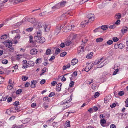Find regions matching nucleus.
Wrapping results in <instances>:
<instances>
[{
  "label": "nucleus",
  "mask_w": 128,
  "mask_h": 128,
  "mask_svg": "<svg viewBox=\"0 0 128 128\" xmlns=\"http://www.w3.org/2000/svg\"><path fill=\"white\" fill-rule=\"evenodd\" d=\"M42 26L41 27L40 29L38 28L37 29L38 31L36 30V32H37V35L36 36H35L34 38L37 42H39L40 43H42L45 41V39L42 37H41L42 35Z\"/></svg>",
  "instance_id": "nucleus-1"
},
{
  "label": "nucleus",
  "mask_w": 128,
  "mask_h": 128,
  "mask_svg": "<svg viewBox=\"0 0 128 128\" xmlns=\"http://www.w3.org/2000/svg\"><path fill=\"white\" fill-rule=\"evenodd\" d=\"M41 26H42V30L44 28V30L46 32H48L49 30V27H48V26L47 25H46L44 23H42L40 22L38 23V26L36 28V30L38 31L37 28H38V29H40Z\"/></svg>",
  "instance_id": "nucleus-2"
},
{
  "label": "nucleus",
  "mask_w": 128,
  "mask_h": 128,
  "mask_svg": "<svg viewBox=\"0 0 128 128\" xmlns=\"http://www.w3.org/2000/svg\"><path fill=\"white\" fill-rule=\"evenodd\" d=\"M27 20L28 22L33 24V25H35L37 24V20L34 18H29Z\"/></svg>",
  "instance_id": "nucleus-3"
},
{
  "label": "nucleus",
  "mask_w": 128,
  "mask_h": 128,
  "mask_svg": "<svg viewBox=\"0 0 128 128\" xmlns=\"http://www.w3.org/2000/svg\"><path fill=\"white\" fill-rule=\"evenodd\" d=\"M8 37V36L6 34H5L2 36L0 39V42L4 44L6 43V40L7 38Z\"/></svg>",
  "instance_id": "nucleus-4"
},
{
  "label": "nucleus",
  "mask_w": 128,
  "mask_h": 128,
  "mask_svg": "<svg viewBox=\"0 0 128 128\" xmlns=\"http://www.w3.org/2000/svg\"><path fill=\"white\" fill-rule=\"evenodd\" d=\"M94 16L93 14H87V17L88 18V21L91 22L94 20Z\"/></svg>",
  "instance_id": "nucleus-5"
},
{
  "label": "nucleus",
  "mask_w": 128,
  "mask_h": 128,
  "mask_svg": "<svg viewBox=\"0 0 128 128\" xmlns=\"http://www.w3.org/2000/svg\"><path fill=\"white\" fill-rule=\"evenodd\" d=\"M20 110L18 109V108L17 107H14V108L12 109H11L10 110H8L6 112V113H7L8 112H16L19 111Z\"/></svg>",
  "instance_id": "nucleus-6"
},
{
  "label": "nucleus",
  "mask_w": 128,
  "mask_h": 128,
  "mask_svg": "<svg viewBox=\"0 0 128 128\" xmlns=\"http://www.w3.org/2000/svg\"><path fill=\"white\" fill-rule=\"evenodd\" d=\"M4 44L6 47L10 48L12 46V44L11 41L10 40H7L6 43H4Z\"/></svg>",
  "instance_id": "nucleus-7"
},
{
  "label": "nucleus",
  "mask_w": 128,
  "mask_h": 128,
  "mask_svg": "<svg viewBox=\"0 0 128 128\" xmlns=\"http://www.w3.org/2000/svg\"><path fill=\"white\" fill-rule=\"evenodd\" d=\"M74 26H68L64 28V31L66 32L70 31L73 28H74Z\"/></svg>",
  "instance_id": "nucleus-8"
},
{
  "label": "nucleus",
  "mask_w": 128,
  "mask_h": 128,
  "mask_svg": "<svg viewBox=\"0 0 128 128\" xmlns=\"http://www.w3.org/2000/svg\"><path fill=\"white\" fill-rule=\"evenodd\" d=\"M71 12H66L64 13L63 14H62L61 16V18H64L65 17L66 18L68 16V15H71Z\"/></svg>",
  "instance_id": "nucleus-9"
},
{
  "label": "nucleus",
  "mask_w": 128,
  "mask_h": 128,
  "mask_svg": "<svg viewBox=\"0 0 128 128\" xmlns=\"http://www.w3.org/2000/svg\"><path fill=\"white\" fill-rule=\"evenodd\" d=\"M128 30V28L126 26L123 27L121 30V32L123 34L125 33Z\"/></svg>",
  "instance_id": "nucleus-10"
},
{
  "label": "nucleus",
  "mask_w": 128,
  "mask_h": 128,
  "mask_svg": "<svg viewBox=\"0 0 128 128\" xmlns=\"http://www.w3.org/2000/svg\"><path fill=\"white\" fill-rule=\"evenodd\" d=\"M27 62L26 60H24L22 62V64L23 66L22 67L23 68H27L28 67V65H27Z\"/></svg>",
  "instance_id": "nucleus-11"
},
{
  "label": "nucleus",
  "mask_w": 128,
  "mask_h": 128,
  "mask_svg": "<svg viewBox=\"0 0 128 128\" xmlns=\"http://www.w3.org/2000/svg\"><path fill=\"white\" fill-rule=\"evenodd\" d=\"M62 84L60 83H58L56 86V90L57 91H60L61 90Z\"/></svg>",
  "instance_id": "nucleus-12"
},
{
  "label": "nucleus",
  "mask_w": 128,
  "mask_h": 128,
  "mask_svg": "<svg viewBox=\"0 0 128 128\" xmlns=\"http://www.w3.org/2000/svg\"><path fill=\"white\" fill-rule=\"evenodd\" d=\"M38 50L35 48H33L30 51V54L32 55L36 54H37Z\"/></svg>",
  "instance_id": "nucleus-13"
},
{
  "label": "nucleus",
  "mask_w": 128,
  "mask_h": 128,
  "mask_svg": "<svg viewBox=\"0 0 128 128\" xmlns=\"http://www.w3.org/2000/svg\"><path fill=\"white\" fill-rule=\"evenodd\" d=\"M37 81L36 80H32L31 81L30 84L31 87L32 88H34L36 86V84Z\"/></svg>",
  "instance_id": "nucleus-14"
},
{
  "label": "nucleus",
  "mask_w": 128,
  "mask_h": 128,
  "mask_svg": "<svg viewBox=\"0 0 128 128\" xmlns=\"http://www.w3.org/2000/svg\"><path fill=\"white\" fill-rule=\"evenodd\" d=\"M78 62V60L76 58H74L72 60L71 64L72 65H74Z\"/></svg>",
  "instance_id": "nucleus-15"
},
{
  "label": "nucleus",
  "mask_w": 128,
  "mask_h": 128,
  "mask_svg": "<svg viewBox=\"0 0 128 128\" xmlns=\"http://www.w3.org/2000/svg\"><path fill=\"white\" fill-rule=\"evenodd\" d=\"M34 62L30 61L28 62V67L33 66L34 65Z\"/></svg>",
  "instance_id": "nucleus-16"
},
{
  "label": "nucleus",
  "mask_w": 128,
  "mask_h": 128,
  "mask_svg": "<svg viewBox=\"0 0 128 128\" xmlns=\"http://www.w3.org/2000/svg\"><path fill=\"white\" fill-rule=\"evenodd\" d=\"M60 6L58 5V4H56L54 6L52 7V9L54 10H56L60 8Z\"/></svg>",
  "instance_id": "nucleus-17"
},
{
  "label": "nucleus",
  "mask_w": 128,
  "mask_h": 128,
  "mask_svg": "<svg viewBox=\"0 0 128 128\" xmlns=\"http://www.w3.org/2000/svg\"><path fill=\"white\" fill-rule=\"evenodd\" d=\"M66 3V2L65 1H63L60 3H58V4L60 6V8L64 6Z\"/></svg>",
  "instance_id": "nucleus-18"
},
{
  "label": "nucleus",
  "mask_w": 128,
  "mask_h": 128,
  "mask_svg": "<svg viewBox=\"0 0 128 128\" xmlns=\"http://www.w3.org/2000/svg\"><path fill=\"white\" fill-rule=\"evenodd\" d=\"M108 26L107 25H103L101 26V28H100L101 29H102L104 30L107 29L108 28Z\"/></svg>",
  "instance_id": "nucleus-19"
},
{
  "label": "nucleus",
  "mask_w": 128,
  "mask_h": 128,
  "mask_svg": "<svg viewBox=\"0 0 128 128\" xmlns=\"http://www.w3.org/2000/svg\"><path fill=\"white\" fill-rule=\"evenodd\" d=\"M110 99V97H109V96L106 97L104 98V102L105 103H108L109 102Z\"/></svg>",
  "instance_id": "nucleus-20"
},
{
  "label": "nucleus",
  "mask_w": 128,
  "mask_h": 128,
  "mask_svg": "<svg viewBox=\"0 0 128 128\" xmlns=\"http://www.w3.org/2000/svg\"><path fill=\"white\" fill-rule=\"evenodd\" d=\"M86 20H84V22H82L81 23V26L82 27H84L85 26L88 24V21L86 22Z\"/></svg>",
  "instance_id": "nucleus-21"
},
{
  "label": "nucleus",
  "mask_w": 128,
  "mask_h": 128,
  "mask_svg": "<svg viewBox=\"0 0 128 128\" xmlns=\"http://www.w3.org/2000/svg\"><path fill=\"white\" fill-rule=\"evenodd\" d=\"M92 52L89 53L86 56V58H91L92 56Z\"/></svg>",
  "instance_id": "nucleus-22"
},
{
  "label": "nucleus",
  "mask_w": 128,
  "mask_h": 128,
  "mask_svg": "<svg viewBox=\"0 0 128 128\" xmlns=\"http://www.w3.org/2000/svg\"><path fill=\"white\" fill-rule=\"evenodd\" d=\"M70 64H68L66 66H64L63 67V70H65L66 69L70 68Z\"/></svg>",
  "instance_id": "nucleus-23"
},
{
  "label": "nucleus",
  "mask_w": 128,
  "mask_h": 128,
  "mask_svg": "<svg viewBox=\"0 0 128 128\" xmlns=\"http://www.w3.org/2000/svg\"><path fill=\"white\" fill-rule=\"evenodd\" d=\"M66 23V22H65V24H64L63 26H62L60 24L58 25L56 27L57 28L59 29L60 30H61V29L62 28L63 26L65 25V24Z\"/></svg>",
  "instance_id": "nucleus-24"
},
{
  "label": "nucleus",
  "mask_w": 128,
  "mask_h": 128,
  "mask_svg": "<svg viewBox=\"0 0 128 128\" xmlns=\"http://www.w3.org/2000/svg\"><path fill=\"white\" fill-rule=\"evenodd\" d=\"M72 94H71L70 96V99H69L68 100H66V101L65 100L63 101V104H65L66 103H68L70 102L72 100L71 97H72Z\"/></svg>",
  "instance_id": "nucleus-25"
},
{
  "label": "nucleus",
  "mask_w": 128,
  "mask_h": 128,
  "mask_svg": "<svg viewBox=\"0 0 128 128\" xmlns=\"http://www.w3.org/2000/svg\"><path fill=\"white\" fill-rule=\"evenodd\" d=\"M8 0H5L4 1H3L2 2H0V8L4 6V3H5Z\"/></svg>",
  "instance_id": "nucleus-26"
},
{
  "label": "nucleus",
  "mask_w": 128,
  "mask_h": 128,
  "mask_svg": "<svg viewBox=\"0 0 128 128\" xmlns=\"http://www.w3.org/2000/svg\"><path fill=\"white\" fill-rule=\"evenodd\" d=\"M60 30L57 28H56L55 30V34H56V35H58L60 32Z\"/></svg>",
  "instance_id": "nucleus-27"
},
{
  "label": "nucleus",
  "mask_w": 128,
  "mask_h": 128,
  "mask_svg": "<svg viewBox=\"0 0 128 128\" xmlns=\"http://www.w3.org/2000/svg\"><path fill=\"white\" fill-rule=\"evenodd\" d=\"M103 40V39L102 38H98L96 39V42H102Z\"/></svg>",
  "instance_id": "nucleus-28"
},
{
  "label": "nucleus",
  "mask_w": 128,
  "mask_h": 128,
  "mask_svg": "<svg viewBox=\"0 0 128 128\" xmlns=\"http://www.w3.org/2000/svg\"><path fill=\"white\" fill-rule=\"evenodd\" d=\"M41 58H38L36 61V64H39V63L41 62Z\"/></svg>",
  "instance_id": "nucleus-29"
},
{
  "label": "nucleus",
  "mask_w": 128,
  "mask_h": 128,
  "mask_svg": "<svg viewBox=\"0 0 128 128\" xmlns=\"http://www.w3.org/2000/svg\"><path fill=\"white\" fill-rule=\"evenodd\" d=\"M2 62L3 64H6L8 63V61L7 60L4 59L2 60Z\"/></svg>",
  "instance_id": "nucleus-30"
},
{
  "label": "nucleus",
  "mask_w": 128,
  "mask_h": 128,
  "mask_svg": "<svg viewBox=\"0 0 128 128\" xmlns=\"http://www.w3.org/2000/svg\"><path fill=\"white\" fill-rule=\"evenodd\" d=\"M106 120L104 119H102L100 121V123L102 126H103V124L106 123Z\"/></svg>",
  "instance_id": "nucleus-31"
},
{
  "label": "nucleus",
  "mask_w": 128,
  "mask_h": 128,
  "mask_svg": "<svg viewBox=\"0 0 128 128\" xmlns=\"http://www.w3.org/2000/svg\"><path fill=\"white\" fill-rule=\"evenodd\" d=\"M13 84H10L8 85V86H7V88L9 90H11L13 88Z\"/></svg>",
  "instance_id": "nucleus-32"
},
{
  "label": "nucleus",
  "mask_w": 128,
  "mask_h": 128,
  "mask_svg": "<svg viewBox=\"0 0 128 128\" xmlns=\"http://www.w3.org/2000/svg\"><path fill=\"white\" fill-rule=\"evenodd\" d=\"M51 53V51L50 49H47L46 51V54L47 55Z\"/></svg>",
  "instance_id": "nucleus-33"
},
{
  "label": "nucleus",
  "mask_w": 128,
  "mask_h": 128,
  "mask_svg": "<svg viewBox=\"0 0 128 128\" xmlns=\"http://www.w3.org/2000/svg\"><path fill=\"white\" fill-rule=\"evenodd\" d=\"M33 29V28H30L26 29V31L28 32H31L32 30Z\"/></svg>",
  "instance_id": "nucleus-34"
},
{
  "label": "nucleus",
  "mask_w": 128,
  "mask_h": 128,
  "mask_svg": "<svg viewBox=\"0 0 128 128\" xmlns=\"http://www.w3.org/2000/svg\"><path fill=\"white\" fill-rule=\"evenodd\" d=\"M46 68H44L42 69V73L40 74V76H42L46 72Z\"/></svg>",
  "instance_id": "nucleus-35"
},
{
  "label": "nucleus",
  "mask_w": 128,
  "mask_h": 128,
  "mask_svg": "<svg viewBox=\"0 0 128 128\" xmlns=\"http://www.w3.org/2000/svg\"><path fill=\"white\" fill-rule=\"evenodd\" d=\"M71 42L70 40L66 41L65 42V44L67 46H68L71 44Z\"/></svg>",
  "instance_id": "nucleus-36"
},
{
  "label": "nucleus",
  "mask_w": 128,
  "mask_h": 128,
  "mask_svg": "<svg viewBox=\"0 0 128 128\" xmlns=\"http://www.w3.org/2000/svg\"><path fill=\"white\" fill-rule=\"evenodd\" d=\"M60 50L59 48H57L56 49V50L55 52V53L57 55L58 53L60 52Z\"/></svg>",
  "instance_id": "nucleus-37"
},
{
  "label": "nucleus",
  "mask_w": 128,
  "mask_h": 128,
  "mask_svg": "<svg viewBox=\"0 0 128 128\" xmlns=\"http://www.w3.org/2000/svg\"><path fill=\"white\" fill-rule=\"evenodd\" d=\"M22 92V90L21 89H19L16 91V93L17 94H19Z\"/></svg>",
  "instance_id": "nucleus-38"
},
{
  "label": "nucleus",
  "mask_w": 128,
  "mask_h": 128,
  "mask_svg": "<svg viewBox=\"0 0 128 128\" xmlns=\"http://www.w3.org/2000/svg\"><path fill=\"white\" fill-rule=\"evenodd\" d=\"M113 41L112 40H110L106 42V44L108 45H111L113 43Z\"/></svg>",
  "instance_id": "nucleus-39"
},
{
  "label": "nucleus",
  "mask_w": 128,
  "mask_h": 128,
  "mask_svg": "<svg viewBox=\"0 0 128 128\" xmlns=\"http://www.w3.org/2000/svg\"><path fill=\"white\" fill-rule=\"evenodd\" d=\"M23 23V22L21 21L20 22H17V23L16 24V26H16L15 27L17 28V27L18 26H20V25H21L22 23Z\"/></svg>",
  "instance_id": "nucleus-40"
},
{
  "label": "nucleus",
  "mask_w": 128,
  "mask_h": 128,
  "mask_svg": "<svg viewBox=\"0 0 128 128\" xmlns=\"http://www.w3.org/2000/svg\"><path fill=\"white\" fill-rule=\"evenodd\" d=\"M23 126L22 124H21L18 126H16L15 127L14 126H13L12 127V128H21Z\"/></svg>",
  "instance_id": "nucleus-41"
},
{
  "label": "nucleus",
  "mask_w": 128,
  "mask_h": 128,
  "mask_svg": "<svg viewBox=\"0 0 128 128\" xmlns=\"http://www.w3.org/2000/svg\"><path fill=\"white\" fill-rule=\"evenodd\" d=\"M103 62H101L100 64L97 66V68H102L104 66V64H102Z\"/></svg>",
  "instance_id": "nucleus-42"
},
{
  "label": "nucleus",
  "mask_w": 128,
  "mask_h": 128,
  "mask_svg": "<svg viewBox=\"0 0 128 128\" xmlns=\"http://www.w3.org/2000/svg\"><path fill=\"white\" fill-rule=\"evenodd\" d=\"M66 52H64L60 54V56L61 57H64L66 55Z\"/></svg>",
  "instance_id": "nucleus-43"
},
{
  "label": "nucleus",
  "mask_w": 128,
  "mask_h": 128,
  "mask_svg": "<svg viewBox=\"0 0 128 128\" xmlns=\"http://www.w3.org/2000/svg\"><path fill=\"white\" fill-rule=\"evenodd\" d=\"M22 80L24 81H26L28 79V77L26 76H22Z\"/></svg>",
  "instance_id": "nucleus-44"
},
{
  "label": "nucleus",
  "mask_w": 128,
  "mask_h": 128,
  "mask_svg": "<svg viewBox=\"0 0 128 128\" xmlns=\"http://www.w3.org/2000/svg\"><path fill=\"white\" fill-rule=\"evenodd\" d=\"M29 38H30V40L29 41L30 42V43H33V41L32 40V39H33V37L32 36L30 35L29 36Z\"/></svg>",
  "instance_id": "nucleus-45"
},
{
  "label": "nucleus",
  "mask_w": 128,
  "mask_h": 128,
  "mask_svg": "<svg viewBox=\"0 0 128 128\" xmlns=\"http://www.w3.org/2000/svg\"><path fill=\"white\" fill-rule=\"evenodd\" d=\"M124 94V92L123 91H120L118 93V95L120 96H122Z\"/></svg>",
  "instance_id": "nucleus-46"
},
{
  "label": "nucleus",
  "mask_w": 128,
  "mask_h": 128,
  "mask_svg": "<svg viewBox=\"0 0 128 128\" xmlns=\"http://www.w3.org/2000/svg\"><path fill=\"white\" fill-rule=\"evenodd\" d=\"M74 84V82L73 81H72L70 83L69 86L70 87H73Z\"/></svg>",
  "instance_id": "nucleus-47"
},
{
  "label": "nucleus",
  "mask_w": 128,
  "mask_h": 128,
  "mask_svg": "<svg viewBox=\"0 0 128 128\" xmlns=\"http://www.w3.org/2000/svg\"><path fill=\"white\" fill-rule=\"evenodd\" d=\"M117 16V17H116V19H119L121 17V15L120 13H118L116 15V16Z\"/></svg>",
  "instance_id": "nucleus-48"
},
{
  "label": "nucleus",
  "mask_w": 128,
  "mask_h": 128,
  "mask_svg": "<svg viewBox=\"0 0 128 128\" xmlns=\"http://www.w3.org/2000/svg\"><path fill=\"white\" fill-rule=\"evenodd\" d=\"M118 44V48H124V46L122 44L120 43Z\"/></svg>",
  "instance_id": "nucleus-49"
},
{
  "label": "nucleus",
  "mask_w": 128,
  "mask_h": 128,
  "mask_svg": "<svg viewBox=\"0 0 128 128\" xmlns=\"http://www.w3.org/2000/svg\"><path fill=\"white\" fill-rule=\"evenodd\" d=\"M52 125L54 127H58V124L57 122H53Z\"/></svg>",
  "instance_id": "nucleus-50"
},
{
  "label": "nucleus",
  "mask_w": 128,
  "mask_h": 128,
  "mask_svg": "<svg viewBox=\"0 0 128 128\" xmlns=\"http://www.w3.org/2000/svg\"><path fill=\"white\" fill-rule=\"evenodd\" d=\"M66 125L67 127H70V122L68 120L66 122Z\"/></svg>",
  "instance_id": "nucleus-51"
},
{
  "label": "nucleus",
  "mask_w": 128,
  "mask_h": 128,
  "mask_svg": "<svg viewBox=\"0 0 128 128\" xmlns=\"http://www.w3.org/2000/svg\"><path fill=\"white\" fill-rule=\"evenodd\" d=\"M6 123L5 122L3 121L0 122V126H3Z\"/></svg>",
  "instance_id": "nucleus-52"
},
{
  "label": "nucleus",
  "mask_w": 128,
  "mask_h": 128,
  "mask_svg": "<svg viewBox=\"0 0 128 128\" xmlns=\"http://www.w3.org/2000/svg\"><path fill=\"white\" fill-rule=\"evenodd\" d=\"M77 75V72L76 71H75L73 72V74L71 75L72 77H74V76H76Z\"/></svg>",
  "instance_id": "nucleus-53"
},
{
  "label": "nucleus",
  "mask_w": 128,
  "mask_h": 128,
  "mask_svg": "<svg viewBox=\"0 0 128 128\" xmlns=\"http://www.w3.org/2000/svg\"><path fill=\"white\" fill-rule=\"evenodd\" d=\"M119 39L117 37H114L113 38V41L114 42H116L118 41Z\"/></svg>",
  "instance_id": "nucleus-54"
},
{
  "label": "nucleus",
  "mask_w": 128,
  "mask_h": 128,
  "mask_svg": "<svg viewBox=\"0 0 128 128\" xmlns=\"http://www.w3.org/2000/svg\"><path fill=\"white\" fill-rule=\"evenodd\" d=\"M43 106L46 109L48 107V106L45 102L43 103Z\"/></svg>",
  "instance_id": "nucleus-55"
},
{
  "label": "nucleus",
  "mask_w": 128,
  "mask_h": 128,
  "mask_svg": "<svg viewBox=\"0 0 128 128\" xmlns=\"http://www.w3.org/2000/svg\"><path fill=\"white\" fill-rule=\"evenodd\" d=\"M19 104V101H16L14 103V106H18Z\"/></svg>",
  "instance_id": "nucleus-56"
},
{
  "label": "nucleus",
  "mask_w": 128,
  "mask_h": 128,
  "mask_svg": "<svg viewBox=\"0 0 128 128\" xmlns=\"http://www.w3.org/2000/svg\"><path fill=\"white\" fill-rule=\"evenodd\" d=\"M54 92H51L48 95L49 97H51L54 95Z\"/></svg>",
  "instance_id": "nucleus-57"
},
{
  "label": "nucleus",
  "mask_w": 128,
  "mask_h": 128,
  "mask_svg": "<svg viewBox=\"0 0 128 128\" xmlns=\"http://www.w3.org/2000/svg\"><path fill=\"white\" fill-rule=\"evenodd\" d=\"M100 95V94L98 92H96L94 94V97L95 98L98 97Z\"/></svg>",
  "instance_id": "nucleus-58"
},
{
  "label": "nucleus",
  "mask_w": 128,
  "mask_h": 128,
  "mask_svg": "<svg viewBox=\"0 0 128 128\" xmlns=\"http://www.w3.org/2000/svg\"><path fill=\"white\" fill-rule=\"evenodd\" d=\"M46 82L45 80L42 79L40 82V83L41 84H44Z\"/></svg>",
  "instance_id": "nucleus-59"
},
{
  "label": "nucleus",
  "mask_w": 128,
  "mask_h": 128,
  "mask_svg": "<svg viewBox=\"0 0 128 128\" xmlns=\"http://www.w3.org/2000/svg\"><path fill=\"white\" fill-rule=\"evenodd\" d=\"M12 97H10L8 98L7 100V102H11L12 100Z\"/></svg>",
  "instance_id": "nucleus-60"
},
{
  "label": "nucleus",
  "mask_w": 128,
  "mask_h": 128,
  "mask_svg": "<svg viewBox=\"0 0 128 128\" xmlns=\"http://www.w3.org/2000/svg\"><path fill=\"white\" fill-rule=\"evenodd\" d=\"M120 21L119 20H118L115 22V24L117 25H119L120 24Z\"/></svg>",
  "instance_id": "nucleus-61"
},
{
  "label": "nucleus",
  "mask_w": 128,
  "mask_h": 128,
  "mask_svg": "<svg viewBox=\"0 0 128 128\" xmlns=\"http://www.w3.org/2000/svg\"><path fill=\"white\" fill-rule=\"evenodd\" d=\"M101 30V28H96L95 29L94 31V32H97L98 31L97 30H98V31L99 32L100 31V30Z\"/></svg>",
  "instance_id": "nucleus-62"
},
{
  "label": "nucleus",
  "mask_w": 128,
  "mask_h": 128,
  "mask_svg": "<svg viewBox=\"0 0 128 128\" xmlns=\"http://www.w3.org/2000/svg\"><path fill=\"white\" fill-rule=\"evenodd\" d=\"M118 69H116L114 72L113 75H116V74L118 72Z\"/></svg>",
  "instance_id": "nucleus-63"
},
{
  "label": "nucleus",
  "mask_w": 128,
  "mask_h": 128,
  "mask_svg": "<svg viewBox=\"0 0 128 128\" xmlns=\"http://www.w3.org/2000/svg\"><path fill=\"white\" fill-rule=\"evenodd\" d=\"M116 126L114 124H111L110 126V128H116Z\"/></svg>",
  "instance_id": "nucleus-64"
}]
</instances>
